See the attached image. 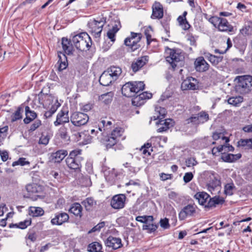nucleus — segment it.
Instances as JSON below:
<instances>
[{
	"mask_svg": "<svg viewBox=\"0 0 252 252\" xmlns=\"http://www.w3.org/2000/svg\"><path fill=\"white\" fill-rule=\"evenodd\" d=\"M155 115L151 117L152 120H158L156 122L158 132H162L167 130L170 127L173 126L174 122L171 119L162 120L166 114V110L164 107H162L158 104L155 106Z\"/></svg>",
	"mask_w": 252,
	"mask_h": 252,
	"instance_id": "nucleus-1",
	"label": "nucleus"
},
{
	"mask_svg": "<svg viewBox=\"0 0 252 252\" xmlns=\"http://www.w3.org/2000/svg\"><path fill=\"white\" fill-rule=\"evenodd\" d=\"M194 197L198 200L199 204L207 208L215 207L217 205L222 204L224 202L222 197L215 196L210 198L209 195L205 192H197Z\"/></svg>",
	"mask_w": 252,
	"mask_h": 252,
	"instance_id": "nucleus-2",
	"label": "nucleus"
},
{
	"mask_svg": "<svg viewBox=\"0 0 252 252\" xmlns=\"http://www.w3.org/2000/svg\"><path fill=\"white\" fill-rule=\"evenodd\" d=\"M237 84L236 91L241 94L249 93L252 87V76L250 75L238 76L235 79Z\"/></svg>",
	"mask_w": 252,
	"mask_h": 252,
	"instance_id": "nucleus-3",
	"label": "nucleus"
},
{
	"mask_svg": "<svg viewBox=\"0 0 252 252\" xmlns=\"http://www.w3.org/2000/svg\"><path fill=\"white\" fill-rule=\"evenodd\" d=\"M72 42L75 47L81 51L88 50L92 45V40L86 32H82L72 37Z\"/></svg>",
	"mask_w": 252,
	"mask_h": 252,
	"instance_id": "nucleus-4",
	"label": "nucleus"
},
{
	"mask_svg": "<svg viewBox=\"0 0 252 252\" xmlns=\"http://www.w3.org/2000/svg\"><path fill=\"white\" fill-rule=\"evenodd\" d=\"M209 21L220 32H231L233 31V26L229 24L225 18L212 16L209 18Z\"/></svg>",
	"mask_w": 252,
	"mask_h": 252,
	"instance_id": "nucleus-5",
	"label": "nucleus"
},
{
	"mask_svg": "<svg viewBox=\"0 0 252 252\" xmlns=\"http://www.w3.org/2000/svg\"><path fill=\"white\" fill-rule=\"evenodd\" d=\"M165 52L167 55L166 60L174 69L177 66V63L183 59V55L180 50L171 49L169 48H167Z\"/></svg>",
	"mask_w": 252,
	"mask_h": 252,
	"instance_id": "nucleus-6",
	"label": "nucleus"
},
{
	"mask_svg": "<svg viewBox=\"0 0 252 252\" xmlns=\"http://www.w3.org/2000/svg\"><path fill=\"white\" fill-rule=\"evenodd\" d=\"M123 128L118 127L113 130L109 136L105 135V144L107 148H110L115 145L121 139L124 133Z\"/></svg>",
	"mask_w": 252,
	"mask_h": 252,
	"instance_id": "nucleus-7",
	"label": "nucleus"
},
{
	"mask_svg": "<svg viewBox=\"0 0 252 252\" xmlns=\"http://www.w3.org/2000/svg\"><path fill=\"white\" fill-rule=\"evenodd\" d=\"M205 174L208 190L212 192L215 189L217 190L220 189V183L218 175L211 171H207Z\"/></svg>",
	"mask_w": 252,
	"mask_h": 252,
	"instance_id": "nucleus-8",
	"label": "nucleus"
},
{
	"mask_svg": "<svg viewBox=\"0 0 252 252\" xmlns=\"http://www.w3.org/2000/svg\"><path fill=\"white\" fill-rule=\"evenodd\" d=\"M89 120V117L87 114L80 112H74L71 114L70 117V120L72 124L77 127L85 125Z\"/></svg>",
	"mask_w": 252,
	"mask_h": 252,
	"instance_id": "nucleus-9",
	"label": "nucleus"
},
{
	"mask_svg": "<svg viewBox=\"0 0 252 252\" xmlns=\"http://www.w3.org/2000/svg\"><path fill=\"white\" fill-rule=\"evenodd\" d=\"M141 37V33L131 32L130 36L125 39L124 44L126 46H129L131 50L134 51L140 47V45L138 43L140 41Z\"/></svg>",
	"mask_w": 252,
	"mask_h": 252,
	"instance_id": "nucleus-10",
	"label": "nucleus"
},
{
	"mask_svg": "<svg viewBox=\"0 0 252 252\" xmlns=\"http://www.w3.org/2000/svg\"><path fill=\"white\" fill-rule=\"evenodd\" d=\"M91 135L88 136V139L87 143H90L93 138H96L100 142L105 144V134L102 129V126L98 124L97 126H95L94 128L91 129Z\"/></svg>",
	"mask_w": 252,
	"mask_h": 252,
	"instance_id": "nucleus-11",
	"label": "nucleus"
},
{
	"mask_svg": "<svg viewBox=\"0 0 252 252\" xmlns=\"http://www.w3.org/2000/svg\"><path fill=\"white\" fill-rule=\"evenodd\" d=\"M104 25L103 20H93L89 23V27L92 34L96 38L100 36L102 28Z\"/></svg>",
	"mask_w": 252,
	"mask_h": 252,
	"instance_id": "nucleus-12",
	"label": "nucleus"
},
{
	"mask_svg": "<svg viewBox=\"0 0 252 252\" xmlns=\"http://www.w3.org/2000/svg\"><path fill=\"white\" fill-rule=\"evenodd\" d=\"M209 115L204 111H201L194 116L187 120L188 123H192L195 125L203 124L209 120Z\"/></svg>",
	"mask_w": 252,
	"mask_h": 252,
	"instance_id": "nucleus-13",
	"label": "nucleus"
},
{
	"mask_svg": "<svg viewBox=\"0 0 252 252\" xmlns=\"http://www.w3.org/2000/svg\"><path fill=\"white\" fill-rule=\"evenodd\" d=\"M121 173L122 172L120 171L116 170L114 168H108L104 171L105 180L110 185L113 184L116 182L118 179V177L119 176Z\"/></svg>",
	"mask_w": 252,
	"mask_h": 252,
	"instance_id": "nucleus-14",
	"label": "nucleus"
},
{
	"mask_svg": "<svg viewBox=\"0 0 252 252\" xmlns=\"http://www.w3.org/2000/svg\"><path fill=\"white\" fill-rule=\"evenodd\" d=\"M152 13L151 18L152 19H161L163 17V7L158 1H155L152 6Z\"/></svg>",
	"mask_w": 252,
	"mask_h": 252,
	"instance_id": "nucleus-15",
	"label": "nucleus"
},
{
	"mask_svg": "<svg viewBox=\"0 0 252 252\" xmlns=\"http://www.w3.org/2000/svg\"><path fill=\"white\" fill-rule=\"evenodd\" d=\"M196 206L193 205L188 204L183 207L179 214V219L184 220L187 217L193 216L196 213Z\"/></svg>",
	"mask_w": 252,
	"mask_h": 252,
	"instance_id": "nucleus-16",
	"label": "nucleus"
},
{
	"mask_svg": "<svg viewBox=\"0 0 252 252\" xmlns=\"http://www.w3.org/2000/svg\"><path fill=\"white\" fill-rule=\"evenodd\" d=\"M126 196L123 194H117L113 196L111 201V205L115 209H120L124 207Z\"/></svg>",
	"mask_w": 252,
	"mask_h": 252,
	"instance_id": "nucleus-17",
	"label": "nucleus"
},
{
	"mask_svg": "<svg viewBox=\"0 0 252 252\" xmlns=\"http://www.w3.org/2000/svg\"><path fill=\"white\" fill-rule=\"evenodd\" d=\"M197 80L192 77H188L184 80L181 84V88L183 90H196L198 88Z\"/></svg>",
	"mask_w": 252,
	"mask_h": 252,
	"instance_id": "nucleus-18",
	"label": "nucleus"
},
{
	"mask_svg": "<svg viewBox=\"0 0 252 252\" xmlns=\"http://www.w3.org/2000/svg\"><path fill=\"white\" fill-rule=\"evenodd\" d=\"M194 65L195 69L198 72H205L207 71L210 66L203 57H199L196 58Z\"/></svg>",
	"mask_w": 252,
	"mask_h": 252,
	"instance_id": "nucleus-19",
	"label": "nucleus"
},
{
	"mask_svg": "<svg viewBox=\"0 0 252 252\" xmlns=\"http://www.w3.org/2000/svg\"><path fill=\"white\" fill-rule=\"evenodd\" d=\"M105 245L106 247L111 248L113 250H117L123 246L120 238L113 236H109L107 238L105 241Z\"/></svg>",
	"mask_w": 252,
	"mask_h": 252,
	"instance_id": "nucleus-20",
	"label": "nucleus"
},
{
	"mask_svg": "<svg viewBox=\"0 0 252 252\" xmlns=\"http://www.w3.org/2000/svg\"><path fill=\"white\" fill-rule=\"evenodd\" d=\"M68 111L62 110L57 115L56 120L54 122V125L58 126L63 123H68L69 118L68 115Z\"/></svg>",
	"mask_w": 252,
	"mask_h": 252,
	"instance_id": "nucleus-21",
	"label": "nucleus"
},
{
	"mask_svg": "<svg viewBox=\"0 0 252 252\" xmlns=\"http://www.w3.org/2000/svg\"><path fill=\"white\" fill-rule=\"evenodd\" d=\"M69 216L65 213L57 214L53 219L51 220V222L53 225H61L63 222L68 220Z\"/></svg>",
	"mask_w": 252,
	"mask_h": 252,
	"instance_id": "nucleus-22",
	"label": "nucleus"
},
{
	"mask_svg": "<svg viewBox=\"0 0 252 252\" xmlns=\"http://www.w3.org/2000/svg\"><path fill=\"white\" fill-rule=\"evenodd\" d=\"M147 57L143 56L133 61L131 67L134 72L138 71L147 62Z\"/></svg>",
	"mask_w": 252,
	"mask_h": 252,
	"instance_id": "nucleus-23",
	"label": "nucleus"
},
{
	"mask_svg": "<svg viewBox=\"0 0 252 252\" xmlns=\"http://www.w3.org/2000/svg\"><path fill=\"white\" fill-rule=\"evenodd\" d=\"M67 152L65 150H60L52 153V160L55 162H60L67 155Z\"/></svg>",
	"mask_w": 252,
	"mask_h": 252,
	"instance_id": "nucleus-24",
	"label": "nucleus"
},
{
	"mask_svg": "<svg viewBox=\"0 0 252 252\" xmlns=\"http://www.w3.org/2000/svg\"><path fill=\"white\" fill-rule=\"evenodd\" d=\"M131 82H127L122 88V93L126 97L135 96Z\"/></svg>",
	"mask_w": 252,
	"mask_h": 252,
	"instance_id": "nucleus-25",
	"label": "nucleus"
},
{
	"mask_svg": "<svg viewBox=\"0 0 252 252\" xmlns=\"http://www.w3.org/2000/svg\"><path fill=\"white\" fill-rule=\"evenodd\" d=\"M59 60L58 63L59 64L58 66V70L62 71L65 69L68 66V62L66 55L60 52L58 53Z\"/></svg>",
	"mask_w": 252,
	"mask_h": 252,
	"instance_id": "nucleus-26",
	"label": "nucleus"
},
{
	"mask_svg": "<svg viewBox=\"0 0 252 252\" xmlns=\"http://www.w3.org/2000/svg\"><path fill=\"white\" fill-rule=\"evenodd\" d=\"M120 27V22L119 21L115 22V24L112 26V28L108 31L107 36L112 43L115 41V34L119 30Z\"/></svg>",
	"mask_w": 252,
	"mask_h": 252,
	"instance_id": "nucleus-27",
	"label": "nucleus"
},
{
	"mask_svg": "<svg viewBox=\"0 0 252 252\" xmlns=\"http://www.w3.org/2000/svg\"><path fill=\"white\" fill-rule=\"evenodd\" d=\"M109 73L107 72L106 70L103 71L99 78L100 84L104 86H108L110 84H112L114 82L112 80V78L109 77Z\"/></svg>",
	"mask_w": 252,
	"mask_h": 252,
	"instance_id": "nucleus-28",
	"label": "nucleus"
},
{
	"mask_svg": "<svg viewBox=\"0 0 252 252\" xmlns=\"http://www.w3.org/2000/svg\"><path fill=\"white\" fill-rule=\"evenodd\" d=\"M67 166L71 169L77 170L81 167L80 162L78 158L67 157L65 160Z\"/></svg>",
	"mask_w": 252,
	"mask_h": 252,
	"instance_id": "nucleus-29",
	"label": "nucleus"
},
{
	"mask_svg": "<svg viewBox=\"0 0 252 252\" xmlns=\"http://www.w3.org/2000/svg\"><path fill=\"white\" fill-rule=\"evenodd\" d=\"M25 114L26 117L24 119V122L26 124H29L37 117L36 113L34 111L31 110L28 106L25 107Z\"/></svg>",
	"mask_w": 252,
	"mask_h": 252,
	"instance_id": "nucleus-30",
	"label": "nucleus"
},
{
	"mask_svg": "<svg viewBox=\"0 0 252 252\" xmlns=\"http://www.w3.org/2000/svg\"><path fill=\"white\" fill-rule=\"evenodd\" d=\"M62 44L63 49L66 54L70 55L72 53V45L67 38L64 37L62 38Z\"/></svg>",
	"mask_w": 252,
	"mask_h": 252,
	"instance_id": "nucleus-31",
	"label": "nucleus"
},
{
	"mask_svg": "<svg viewBox=\"0 0 252 252\" xmlns=\"http://www.w3.org/2000/svg\"><path fill=\"white\" fill-rule=\"evenodd\" d=\"M241 157V154H222L221 156V158L222 160L225 162H233L239 158Z\"/></svg>",
	"mask_w": 252,
	"mask_h": 252,
	"instance_id": "nucleus-32",
	"label": "nucleus"
},
{
	"mask_svg": "<svg viewBox=\"0 0 252 252\" xmlns=\"http://www.w3.org/2000/svg\"><path fill=\"white\" fill-rule=\"evenodd\" d=\"M82 207L78 203H75L72 205L69 209V212L76 217L81 218L82 216Z\"/></svg>",
	"mask_w": 252,
	"mask_h": 252,
	"instance_id": "nucleus-33",
	"label": "nucleus"
},
{
	"mask_svg": "<svg viewBox=\"0 0 252 252\" xmlns=\"http://www.w3.org/2000/svg\"><path fill=\"white\" fill-rule=\"evenodd\" d=\"M204 55L206 58H207L212 64L214 65H217L220 63L222 59V58L220 56H216L211 54L208 52H205L204 53Z\"/></svg>",
	"mask_w": 252,
	"mask_h": 252,
	"instance_id": "nucleus-34",
	"label": "nucleus"
},
{
	"mask_svg": "<svg viewBox=\"0 0 252 252\" xmlns=\"http://www.w3.org/2000/svg\"><path fill=\"white\" fill-rule=\"evenodd\" d=\"M107 72L113 74L114 78H119L121 75L122 71L121 67L117 66H111L106 70Z\"/></svg>",
	"mask_w": 252,
	"mask_h": 252,
	"instance_id": "nucleus-35",
	"label": "nucleus"
},
{
	"mask_svg": "<svg viewBox=\"0 0 252 252\" xmlns=\"http://www.w3.org/2000/svg\"><path fill=\"white\" fill-rule=\"evenodd\" d=\"M26 189L29 195H33L34 193L39 192L41 189V187L36 184H32L28 185Z\"/></svg>",
	"mask_w": 252,
	"mask_h": 252,
	"instance_id": "nucleus-36",
	"label": "nucleus"
},
{
	"mask_svg": "<svg viewBox=\"0 0 252 252\" xmlns=\"http://www.w3.org/2000/svg\"><path fill=\"white\" fill-rule=\"evenodd\" d=\"M133 89L134 95L137 94L140 92L142 91L145 87V84L142 81L130 82Z\"/></svg>",
	"mask_w": 252,
	"mask_h": 252,
	"instance_id": "nucleus-37",
	"label": "nucleus"
},
{
	"mask_svg": "<svg viewBox=\"0 0 252 252\" xmlns=\"http://www.w3.org/2000/svg\"><path fill=\"white\" fill-rule=\"evenodd\" d=\"M32 223V220L31 218L28 219H26L24 221H20L19 223L15 224H10V227H15L16 228H20L22 229H24L26 228L28 226H30Z\"/></svg>",
	"mask_w": 252,
	"mask_h": 252,
	"instance_id": "nucleus-38",
	"label": "nucleus"
},
{
	"mask_svg": "<svg viewBox=\"0 0 252 252\" xmlns=\"http://www.w3.org/2000/svg\"><path fill=\"white\" fill-rule=\"evenodd\" d=\"M238 146L245 149H252V138L240 139L238 142Z\"/></svg>",
	"mask_w": 252,
	"mask_h": 252,
	"instance_id": "nucleus-39",
	"label": "nucleus"
},
{
	"mask_svg": "<svg viewBox=\"0 0 252 252\" xmlns=\"http://www.w3.org/2000/svg\"><path fill=\"white\" fill-rule=\"evenodd\" d=\"M88 251L90 252H103L102 245L97 242L90 244L88 247Z\"/></svg>",
	"mask_w": 252,
	"mask_h": 252,
	"instance_id": "nucleus-40",
	"label": "nucleus"
},
{
	"mask_svg": "<svg viewBox=\"0 0 252 252\" xmlns=\"http://www.w3.org/2000/svg\"><path fill=\"white\" fill-rule=\"evenodd\" d=\"M29 214L33 217L41 216L44 214V210L40 207H31Z\"/></svg>",
	"mask_w": 252,
	"mask_h": 252,
	"instance_id": "nucleus-41",
	"label": "nucleus"
},
{
	"mask_svg": "<svg viewBox=\"0 0 252 252\" xmlns=\"http://www.w3.org/2000/svg\"><path fill=\"white\" fill-rule=\"evenodd\" d=\"M158 227V225L155 224L153 222H149L144 224L142 228L143 230H147L148 233H151L156 231Z\"/></svg>",
	"mask_w": 252,
	"mask_h": 252,
	"instance_id": "nucleus-42",
	"label": "nucleus"
},
{
	"mask_svg": "<svg viewBox=\"0 0 252 252\" xmlns=\"http://www.w3.org/2000/svg\"><path fill=\"white\" fill-rule=\"evenodd\" d=\"M212 137L214 140H220V143H221V141H224V143H228L229 141V138L225 137L221 132H215L213 133Z\"/></svg>",
	"mask_w": 252,
	"mask_h": 252,
	"instance_id": "nucleus-43",
	"label": "nucleus"
},
{
	"mask_svg": "<svg viewBox=\"0 0 252 252\" xmlns=\"http://www.w3.org/2000/svg\"><path fill=\"white\" fill-rule=\"evenodd\" d=\"M136 220L146 224L149 222H153L154 221V218L152 216H139L136 218Z\"/></svg>",
	"mask_w": 252,
	"mask_h": 252,
	"instance_id": "nucleus-44",
	"label": "nucleus"
},
{
	"mask_svg": "<svg viewBox=\"0 0 252 252\" xmlns=\"http://www.w3.org/2000/svg\"><path fill=\"white\" fill-rule=\"evenodd\" d=\"M113 95L112 92H108L101 94L99 96V99L102 100L106 104H109L112 100Z\"/></svg>",
	"mask_w": 252,
	"mask_h": 252,
	"instance_id": "nucleus-45",
	"label": "nucleus"
},
{
	"mask_svg": "<svg viewBox=\"0 0 252 252\" xmlns=\"http://www.w3.org/2000/svg\"><path fill=\"white\" fill-rule=\"evenodd\" d=\"M243 100V98L240 96L232 97L227 100V102L229 104L233 106H237L239 104L241 103Z\"/></svg>",
	"mask_w": 252,
	"mask_h": 252,
	"instance_id": "nucleus-46",
	"label": "nucleus"
},
{
	"mask_svg": "<svg viewBox=\"0 0 252 252\" xmlns=\"http://www.w3.org/2000/svg\"><path fill=\"white\" fill-rule=\"evenodd\" d=\"M87 210H90L92 207L95 204V202L92 198H88L82 202Z\"/></svg>",
	"mask_w": 252,
	"mask_h": 252,
	"instance_id": "nucleus-47",
	"label": "nucleus"
},
{
	"mask_svg": "<svg viewBox=\"0 0 252 252\" xmlns=\"http://www.w3.org/2000/svg\"><path fill=\"white\" fill-rule=\"evenodd\" d=\"M99 125L101 126L102 129L104 132V134H106L107 133V131L110 128V126L112 125V122L110 121L106 122L105 120H102L100 122Z\"/></svg>",
	"mask_w": 252,
	"mask_h": 252,
	"instance_id": "nucleus-48",
	"label": "nucleus"
},
{
	"mask_svg": "<svg viewBox=\"0 0 252 252\" xmlns=\"http://www.w3.org/2000/svg\"><path fill=\"white\" fill-rule=\"evenodd\" d=\"M133 98L132 100V104L134 106H140L143 105L145 102L143 100L138 94H136L135 96H133Z\"/></svg>",
	"mask_w": 252,
	"mask_h": 252,
	"instance_id": "nucleus-49",
	"label": "nucleus"
},
{
	"mask_svg": "<svg viewBox=\"0 0 252 252\" xmlns=\"http://www.w3.org/2000/svg\"><path fill=\"white\" fill-rule=\"evenodd\" d=\"M22 109L19 107L14 113L11 116V120L12 122L16 121L22 118Z\"/></svg>",
	"mask_w": 252,
	"mask_h": 252,
	"instance_id": "nucleus-50",
	"label": "nucleus"
},
{
	"mask_svg": "<svg viewBox=\"0 0 252 252\" xmlns=\"http://www.w3.org/2000/svg\"><path fill=\"white\" fill-rule=\"evenodd\" d=\"M29 164L30 162L28 161H27L25 158H21L18 160L13 162L12 163V166H15L18 165L21 166H24Z\"/></svg>",
	"mask_w": 252,
	"mask_h": 252,
	"instance_id": "nucleus-51",
	"label": "nucleus"
},
{
	"mask_svg": "<svg viewBox=\"0 0 252 252\" xmlns=\"http://www.w3.org/2000/svg\"><path fill=\"white\" fill-rule=\"evenodd\" d=\"M234 186L232 184H227L225 186L224 192L226 195H231L233 193Z\"/></svg>",
	"mask_w": 252,
	"mask_h": 252,
	"instance_id": "nucleus-52",
	"label": "nucleus"
},
{
	"mask_svg": "<svg viewBox=\"0 0 252 252\" xmlns=\"http://www.w3.org/2000/svg\"><path fill=\"white\" fill-rule=\"evenodd\" d=\"M41 125V122L39 120H35L34 123L31 126L29 130L33 131L39 127Z\"/></svg>",
	"mask_w": 252,
	"mask_h": 252,
	"instance_id": "nucleus-53",
	"label": "nucleus"
},
{
	"mask_svg": "<svg viewBox=\"0 0 252 252\" xmlns=\"http://www.w3.org/2000/svg\"><path fill=\"white\" fill-rule=\"evenodd\" d=\"M49 136L48 135L42 134L39 139V143L46 145L49 143Z\"/></svg>",
	"mask_w": 252,
	"mask_h": 252,
	"instance_id": "nucleus-54",
	"label": "nucleus"
},
{
	"mask_svg": "<svg viewBox=\"0 0 252 252\" xmlns=\"http://www.w3.org/2000/svg\"><path fill=\"white\" fill-rule=\"evenodd\" d=\"M186 162L188 167L193 166L197 164V161L194 158H188L186 160Z\"/></svg>",
	"mask_w": 252,
	"mask_h": 252,
	"instance_id": "nucleus-55",
	"label": "nucleus"
},
{
	"mask_svg": "<svg viewBox=\"0 0 252 252\" xmlns=\"http://www.w3.org/2000/svg\"><path fill=\"white\" fill-rule=\"evenodd\" d=\"M138 95L140 96V98H141V99H142L144 101L145 100L151 98L152 97V94L147 92H143Z\"/></svg>",
	"mask_w": 252,
	"mask_h": 252,
	"instance_id": "nucleus-56",
	"label": "nucleus"
},
{
	"mask_svg": "<svg viewBox=\"0 0 252 252\" xmlns=\"http://www.w3.org/2000/svg\"><path fill=\"white\" fill-rule=\"evenodd\" d=\"M160 225L164 229H167L169 227L168 220L166 218L161 219L159 221Z\"/></svg>",
	"mask_w": 252,
	"mask_h": 252,
	"instance_id": "nucleus-57",
	"label": "nucleus"
},
{
	"mask_svg": "<svg viewBox=\"0 0 252 252\" xmlns=\"http://www.w3.org/2000/svg\"><path fill=\"white\" fill-rule=\"evenodd\" d=\"M193 177V175L191 172H187L185 174L183 180L185 183H188L192 179Z\"/></svg>",
	"mask_w": 252,
	"mask_h": 252,
	"instance_id": "nucleus-58",
	"label": "nucleus"
},
{
	"mask_svg": "<svg viewBox=\"0 0 252 252\" xmlns=\"http://www.w3.org/2000/svg\"><path fill=\"white\" fill-rule=\"evenodd\" d=\"M82 151L80 149H75L72 151L70 153L68 157L74 158H78L77 156L80 155Z\"/></svg>",
	"mask_w": 252,
	"mask_h": 252,
	"instance_id": "nucleus-59",
	"label": "nucleus"
},
{
	"mask_svg": "<svg viewBox=\"0 0 252 252\" xmlns=\"http://www.w3.org/2000/svg\"><path fill=\"white\" fill-rule=\"evenodd\" d=\"M223 147L222 145H220L217 147H214L212 150V154L213 155H216L218 153L223 154Z\"/></svg>",
	"mask_w": 252,
	"mask_h": 252,
	"instance_id": "nucleus-60",
	"label": "nucleus"
},
{
	"mask_svg": "<svg viewBox=\"0 0 252 252\" xmlns=\"http://www.w3.org/2000/svg\"><path fill=\"white\" fill-rule=\"evenodd\" d=\"M222 147L223 154L225 153L226 151H233L234 150V148L231 145H229L227 143L223 142Z\"/></svg>",
	"mask_w": 252,
	"mask_h": 252,
	"instance_id": "nucleus-61",
	"label": "nucleus"
},
{
	"mask_svg": "<svg viewBox=\"0 0 252 252\" xmlns=\"http://www.w3.org/2000/svg\"><path fill=\"white\" fill-rule=\"evenodd\" d=\"M188 40L189 41V43L192 46L196 45V38L192 36L191 34H189L188 36Z\"/></svg>",
	"mask_w": 252,
	"mask_h": 252,
	"instance_id": "nucleus-62",
	"label": "nucleus"
},
{
	"mask_svg": "<svg viewBox=\"0 0 252 252\" xmlns=\"http://www.w3.org/2000/svg\"><path fill=\"white\" fill-rule=\"evenodd\" d=\"M104 225H105L104 222H101L98 223L96 226L92 228L91 231L92 232H94L96 231H99L101 228H102L104 226Z\"/></svg>",
	"mask_w": 252,
	"mask_h": 252,
	"instance_id": "nucleus-63",
	"label": "nucleus"
},
{
	"mask_svg": "<svg viewBox=\"0 0 252 252\" xmlns=\"http://www.w3.org/2000/svg\"><path fill=\"white\" fill-rule=\"evenodd\" d=\"M60 106V103L58 102V101L56 100L55 104L52 106L50 110L54 114Z\"/></svg>",
	"mask_w": 252,
	"mask_h": 252,
	"instance_id": "nucleus-64",
	"label": "nucleus"
}]
</instances>
